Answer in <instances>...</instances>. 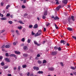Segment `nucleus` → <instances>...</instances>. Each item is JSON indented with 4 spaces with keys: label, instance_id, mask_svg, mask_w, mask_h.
I'll list each match as a JSON object with an SVG mask.
<instances>
[{
    "label": "nucleus",
    "instance_id": "obj_60",
    "mask_svg": "<svg viewBox=\"0 0 76 76\" xmlns=\"http://www.w3.org/2000/svg\"><path fill=\"white\" fill-rule=\"evenodd\" d=\"M25 28H24L23 29V32H25Z\"/></svg>",
    "mask_w": 76,
    "mask_h": 76
},
{
    "label": "nucleus",
    "instance_id": "obj_58",
    "mask_svg": "<svg viewBox=\"0 0 76 76\" xmlns=\"http://www.w3.org/2000/svg\"><path fill=\"white\" fill-rule=\"evenodd\" d=\"M18 30H16V32L17 34H18Z\"/></svg>",
    "mask_w": 76,
    "mask_h": 76
},
{
    "label": "nucleus",
    "instance_id": "obj_30",
    "mask_svg": "<svg viewBox=\"0 0 76 76\" xmlns=\"http://www.w3.org/2000/svg\"><path fill=\"white\" fill-rule=\"evenodd\" d=\"M21 41H22L23 42H25V38H23L21 39Z\"/></svg>",
    "mask_w": 76,
    "mask_h": 76
},
{
    "label": "nucleus",
    "instance_id": "obj_48",
    "mask_svg": "<svg viewBox=\"0 0 76 76\" xmlns=\"http://www.w3.org/2000/svg\"><path fill=\"white\" fill-rule=\"evenodd\" d=\"M37 57H40V55L39 54H38L37 55Z\"/></svg>",
    "mask_w": 76,
    "mask_h": 76
},
{
    "label": "nucleus",
    "instance_id": "obj_1",
    "mask_svg": "<svg viewBox=\"0 0 76 76\" xmlns=\"http://www.w3.org/2000/svg\"><path fill=\"white\" fill-rule=\"evenodd\" d=\"M42 34V31L41 30H39L38 32L35 34V37H38V36H39L41 35Z\"/></svg>",
    "mask_w": 76,
    "mask_h": 76
},
{
    "label": "nucleus",
    "instance_id": "obj_20",
    "mask_svg": "<svg viewBox=\"0 0 76 76\" xmlns=\"http://www.w3.org/2000/svg\"><path fill=\"white\" fill-rule=\"evenodd\" d=\"M37 63H38V64H41V63H42V61H41L39 60L37 61Z\"/></svg>",
    "mask_w": 76,
    "mask_h": 76
},
{
    "label": "nucleus",
    "instance_id": "obj_23",
    "mask_svg": "<svg viewBox=\"0 0 76 76\" xmlns=\"http://www.w3.org/2000/svg\"><path fill=\"white\" fill-rule=\"evenodd\" d=\"M47 62V61L45 60H44L43 61L42 63L43 64H44L45 63H46Z\"/></svg>",
    "mask_w": 76,
    "mask_h": 76
},
{
    "label": "nucleus",
    "instance_id": "obj_50",
    "mask_svg": "<svg viewBox=\"0 0 76 76\" xmlns=\"http://www.w3.org/2000/svg\"><path fill=\"white\" fill-rule=\"evenodd\" d=\"M56 4H59V3L58 2V1H56Z\"/></svg>",
    "mask_w": 76,
    "mask_h": 76
},
{
    "label": "nucleus",
    "instance_id": "obj_61",
    "mask_svg": "<svg viewBox=\"0 0 76 76\" xmlns=\"http://www.w3.org/2000/svg\"><path fill=\"white\" fill-rule=\"evenodd\" d=\"M30 76H34V74H31L30 75Z\"/></svg>",
    "mask_w": 76,
    "mask_h": 76
},
{
    "label": "nucleus",
    "instance_id": "obj_31",
    "mask_svg": "<svg viewBox=\"0 0 76 76\" xmlns=\"http://www.w3.org/2000/svg\"><path fill=\"white\" fill-rule=\"evenodd\" d=\"M22 26L18 27V28L19 29H22Z\"/></svg>",
    "mask_w": 76,
    "mask_h": 76
},
{
    "label": "nucleus",
    "instance_id": "obj_34",
    "mask_svg": "<svg viewBox=\"0 0 76 76\" xmlns=\"http://www.w3.org/2000/svg\"><path fill=\"white\" fill-rule=\"evenodd\" d=\"M1 64L2 66H4V63L3 62H2L1 63Z\"/></svg>",
    "mask_w": 76,
    "mask_h": 76
},
{
    "label": "nucleus",
    "instance_id": "obj_33",
    "mask_svg": "<svg viewBox=\"0 0 76 76\" xmlns=\"http://www.w3.org/2000/svg\"><path fill=\"white\" fill-rule=\"evenodd\" d=\"M5 48V45H2V47H1V48L2 49L4 48Z\"/></svg>",
    "mask_w": 76,
    "mask_h": 76
},
{
    "label": "nucleus",
    "instance_id": "obj_9",
    "mask_svg": "<svg viewBox=\"0 0 76 76\" xmlns=\"http://www.w3.org/2000/svg\"><path fill=\"white\" fill-rule=\"evenodd\" d=\"M23 49L24 50H28V48L27 46H25L23 47Z\"/></svg>",
    "mask_w": 76,
    "mask_h": 76
},
{
    "label": "nucleus",
    "instance_id": "obj_41",
    "mask_svg": "<svg viewBox=\"0 0 76 76\" xmlns=\"http://www.w3.org/2000/svg\"><path fill=\"white\" fill-rule=\"evenodd\" d=\"M19 22L20 23H21V24H24V23H23L22 21H20Z\"/></svg>",
    "mask_w": 76,
    "mask_h": 76
},
{
    "label": "nucleus",
    "instance_id": "obj_27",
    "mask_svg": "<svg viewBox=\"0 0 76 76\" xmlns=\"http://www.w3.org/2000/svg\"><path fill=\"white\" fill-rule=\"evenodd\" d=\"M42 18V19H46V17H45V16H44V15H43Z\"/></svg>",
    "mask_w": 76,
    "mask_h": 76
},
{
    "label": "nucleus",
    "instance_id": "obj_13",
    "mask_svg": "<svg viewBox=\"0 0 76 76\" xmlns=\"http://www.w3.org/2000/svg\"><path fill=\"white\" fill-rule=\"evenodd\" d=\"M68 1L67 0H64L63 1V3H64V4H66L67 3V2Z\"/></svg>",
    "mask_w": 76,
    "mask_h": 76
},
{
    "label": "nucleus",
    "instance_id": "obj_38",
    "mask_svg": "<svg viewBox=\"0 0 76 76\" xmlns=\"http://www.w3.org/2000/svg\"><path fill=\"white\" fill-rule=\"evenodd\" d=\"M10 15V14L9 13H7V14L6 16H7V17H9V16Z\"/></svg>",
    "mask_w": 76,
    "mask_h": 76
},
{
    "label": "nucleus",
    "instance_id": "obj_19",
    "mask_svg": "<svg viewBox=\"0 0 76 76\" xmlns=\"http://www.w3.org/2000/svg\"><path fill=\"white\" fill-rule=\"evenodd\" d=\"M23 56L24 57H28V55L27 54L24 53V54H23Z\"/></svg>",
    "mask_w": 76,
    "mask_h": 76
},
{
    "label": "nucleus",
    "instance_id": "obj_11",
    "mask_svg": "<svg viewBox=\"0 0 76 76\" xmlns=\"http://www.w3.org/2000/svg\"><path fill=\"white\" fill-rule=\"evenodd\" d=\"M61 7V6L59 5L56 8V9L57 10H58H58H60V9Z\"/></svg>",
    "mask_w": 76,
    "mask_h": 76
},
{
    "label": "nucleus",
    "instance_id": "obj_37",
    "mask_svg": "<svg viewBox=\"0 0 76 76\" xmlns=\"http://www.w3.org/2000/svg\"><path fill=\"white\" fill-rule=\"evenodd\" d=\"M5 31V30H3L1 31H0V32L1 33H3V32H4Z\"/></svg>",
    "mask_w": 76,
    "mask_h": 76
},
{
    "label": "nucleus",
    "instance_id": "obj_15",
    "mask_svg": "<svg viewBox=\"0 0 76 76\" xmlns=\"http://www.w3.org/2000/svg\"><path fill=\"white\" fill-rule=\"evenodd\" d=\"M67 30L69 31H72L73 30V29L70 27H68L67 28Z\"/></svg>",
    "mask_w": 76,
    "mask_h": 76
},
{
    "label": "nucleus",
    "instance_id": "obj_6",
    "mask_svg": "<svg viewBox=\"0 0 76 76\" xmlns=\"http://www.w3.org/2000/svg\"><path fill=\"white\" fill-rule=\"evenodd\" d=\"M57 54V52H53L52 53V56H56Z\"/></svg>",
    "mask_w": 76,
    "mask_h": 76
},
{
    "label": "nucleus",
    "instance_id": "obj_3",
    "mask_svg": "<svg viewBox=\"0 0 76 76\" xmlns=\"http://www.w3.org/2000/svg\"><path fill=\"white\" fill-rule=\"evenodd\" d=\"M48 69L50 71H54V68L53 67H49Z\"/></svg>",
    "mask_w": 76,
    "mask_h": 76
},
{
    "label": "nucleus",
    "instance_id": "obj_22",
    "mask_svg": "<svg viewBox=\"0 0 76 76\" xmlns=\"http://www.w3.org/2000/svg\"><path fill=\"white\" fill-rule=\"evenodd\" d=\"M8 22L9 23H10V25L12 24L13 23V22L12 21H8Z\"/></svg>",
    "mask_w": 76,
    "mask_h": 76
},
{
    "label": "nucleus",
    "instance_id": "obj_40",
    "mask_svg": "<svg viewBox=\"0 0 76 76\" xmlns=\"http://www.w3.org/2000/svg\"><path fill=\"white\" fill-rule=\"evenodd\" d=\"M29 27L30 28H32V27H33V26L32 25H31L29 26Z\"/></svg>",
    "mask_w": 76,
    "mask_h": 76
},
{
    "label": "nucleus",
    "instance_id": "obj_43",
    "mask_svg": "<svg viewBox=\"0 0 76 76\" xmlns=\"http://www.w3.org/2000/svg\"><path fill=\"white\" fill-rule=\"evenodd\" d=\"M72 37L73 39H75L76 40V37L75 36H72Z\"/></svg>",
    "mask_w": 76,
    "mask_h": 76
},
{
    "label": "nucleus",
    "instance_id": "obj_25",
    "mask_svg": "<svg viewBox=\"0 0 76 76\" xmlns=\"http://www.w3.org/2000/svg\"><path fill=\"white\" fill-rule=\"evenodd\" d=\"M26 67H27L26 65H23L22 66L23 68H25Z\"/></svg>",
    "mask_w": 76,
    "mask_h": 76
},
{
    "label": "nucleus",
    "instance_id": "obj_24",
    "mask_svg": "<svg viewBox=\"0 0 76 76\" xmlns=\"http://www.w3.org/2000/svg\"><path fill=\"white\" fill-rule=\"evenodd\" d=\"M31 39H28L27 40V42H28V43H30L31 42Z\"/></svg>",
    "mask_w": 76,
    "mask_h": 76
},
{
    "label": "nucleus",
    "instance_id": "obj_55",
    "mask_svg": "<svg viewBox=\"0 0 76 76\" xmlns=\"http://www.w3.org/2000/svg\"><path fill=\"white\" fill-rule=\"evenodd\" d=\"M3 58V56H0V60H1Z\"/></svg>",
    "mask_w": 76,
    "mask_h": 76
},
{
    "label": "nucleus",
    "instance_id": "obj_53",
    "mask_svg": "<svg viewBox=\"0 0 76 76\" xmlns=\"http://www.w3.org/2000/svg\"><path fill=\"white\" fill-rule=\"evenodd\" d=\"M23 2L24 3H26V0H24Z\"/></svg>",
    "mask_w": 76,
    "mask_h": 76
},
{
    "label": "nucleus",
    "instance_id": "obj_28",
    "mask_svg": "<svg viewBox=\"0 0 76 76\" xmlns=\"http://www.w3.org/2000/svg\"><path fill=\"white\" fill-rule=\"evenodd\" d=\"M71 69H72V70H75V68L73 66H71Z\"/></svg>",
    "mask_w": 76,
    "mask_h": 76
},
{
    "label": "nucleus",
    "instance_id": "obj_46",
    "mask_svg": "<svg viewBox=\"0 0 76 76\" xmlns=\"http://www.w3.org/2000/svg\"><path fill=\"white\" fill-rule=\"evenodd\" d=\"M54 50H57V49H58V48H57V47L55 46L54 48Z\"/></svg>",
    "mask_w": 76,
    "mask_h": 76
},
{
    "label": "nucleus",
    "instance_id": "obj_21",
    "mask_svg": "<svg viewBox=\"0 0 76 76\" xmlns=\"http://www.w3.org/2000/svg\"><path fill=\"white\" fill-rule=\"evenodd\" d=\"M38 73H39V74H42V73H43V71H39V72H38Z\"/></svg>",
    "mask_w": 76,
    "mask_h": 76
},
{
    "label": "nucleus",
    "instance_id": "obj_14",
    "mask_svg": "<svg viewBox=\"0 0 76 76\" xmlns=\"http://www.w3.org/2000/svg\"><path fill=\"white\" fill-rule=\"evenodd\" d=\"M9 56H10V57H16V55L13 54H11Z\"/></svg>",
    "mask_w": 76,
    "mask_h": 76
},
{
    "label": "nucleus",
    "instance_id": "obj_18",
    "mask_svg": "<svg viewBox=\"0 0 76 76\" xmlns=\"http://www.w3.org/2000/svg\"><path fill=\"white\" fill-rule=\"evenodd\" d=\"M15 54H20V52H18L16 51H15Z\"/></svg>",
    "mask_w": 76,
    "mask_h": 76
},
{
    "label": "nucleus",
    "instance_id": "obj_47",
    "mask_svg": "<svg viewBox=\"0 0 76 76\" xmlns=\"http://www.w3.org/2000/svg\"><path fill=\"white\" fill-rule=\"evenodd\" d=\"M18 70H20V66H18Z\"/></svg>",
    "mask_w": 76,
    "mask_h": 76
},
{
    "label": "nucleus",
    "instance_id": "obj_63",
    "mask_svg": "<svg viewBox=\"0 0 76 76\" xmlns=\"http://www.w3.org/2000/svg\"><path fill=\"white\" fill-rule=\"evenodd\" d=\"M74 74V75H75V76H76V72H73Z\"/></svg>",
    "mask_w": 76,
    "mask_h": 76
},
{
    "label": "nucleus",
    "instance_id": "obj_54",
    "mask_svg": "<svg viewBox=\"0 0 76 76\" xmlns=\"http://www.w3.org/2000/svg\"><path fill=\"white\" fill-rule=\"evenodd\" d=\"M28 15V14L27 13H25L24 15V16H27Z\"/></svg>",
    "mask_w": 76,
    "mask_h": 76
},
{
    "label": "nucleus",
    "instance_id": "obj_51",
    "mask_svg": "<svg viewBox=\"0 0 76 76\" xmlns=\"http://www.w3.org/2000/svg\"><path fill=\"white\" fill-rule=\"evenodd\" d=\"M46 31V28H44V30L43 31L44 32H45V31Z\"/></svg>",
    "mask_w": 76,
    "mask_h": 76
},
{
    "label": "nucleus",
    "instance_id": "obj_2",
    "mask_svg": "<svg viewBox=\"0 0 76 76\" xmlns=\"http://www.w3.org/2000/svg\"><path fill=\"white\" fill-rule=\"evenodd\" d=\"M71 17V20L73 21V22H74L75 20H76V19H75V17L74 16L72 15Z\"/></svg>",
    "mask_w": 76,
    "mask_h": 76
},
{
    "label": "nucleus",
    "instance_id": "obj_12",
    "mask_svg": "<svg viewBox=\"0 0 76 76\" xmlns=\"http://www.w3.org/2000/svg\"><path fill=\"white\" fill-rule=\"evenodd\" d=\"M38 24H36L34 26L33 28H34V29H36V28H38Z\"/></svg>",
    "mask_w": 76,
    "mask_h": 76
},
{
    "label": "nucleus",
    "instance_id": "obj_5",
    "mask_svg": "<svg viewBox=\"0 0 76 76\" xmlns=\"http://www.w3.org/2000/svg\"><path fill=\"white\" fill-rule=\"evenodd\" d=\"M33 69L37 71L39 70V68L38 66H34L33 67Z\"/></svg>",
    "mask_w": 76,
    "mask_h": 76
},
{
    "label": "nucleus",
    "instance_id": "obj_52",
    "mask_svg": "<svg viewBox=\"0 0 76 76\" xmlns=\"http://www.w3.org/2000/svg\"><path fill=\"white\" fill-rule=\"evenodd\" d=\"M31 33H32V35H34L35 34V33H34V32L32 31Z\"/></svg>",
    "mask_w": 76,
    "mask_h": 76
},
{
    "label": "nucleus",
    "instance_id": "obj_57",
    "mask_svg": "<svg viewBox=\"0 0 76 76\" xmlns=\"http://www.w3.org/2000/svg\"><path fill=\"white\" fill-rule=\"evenodd\" d=\"M50 25V23H48V24H47L46 25V26H49V25Z\"/></svg>",
    "mask_w": 76,
    "mask_h": 76
},
{
    "label": "nucleus",
    "instance_id": "obj_4",
    "mask_svg": "<svg viewBox=\"0 0 76 76\" xmlns=\"http://www.w3.org/2000/svg\"><path fill=\"white\" fill-rule=\"evenodd\" d=\"M47 10H45L44 11V15L45 16H47L48 15V13H47Z\"/></svg>",
    "mask_w": 76,
    "mask_h": 76
},
{
    "label": "nucleus",
    "instance_id": "obj_29",
    "mask_svg": "<svg viewBox=\"0 0 76 76\" xmlns=\"http://www.w3.org/2000/svg\"><path fill=\"white\" fill-rule=\"evenodd\" d=\"M5 47L6 48H9V47H10V46L9 45H6L5 46Z\"/></svg>",
    "mask_w": 76,
    "mask_h": 76
},
{
    "label": "nucleus",
    "instance_id": "obj_36",
    "mask_svg": "<svg viewBox=\"0 0 76 76\" xmlns=\"http://www.w3.org/2000/svg\"><path fill=\"white\" fill-rule=\"evenodd\" d=\"M22 9H25V8H26V7H25V5H23L22 6Z\"/></svg>",
    "mask_w": 76,
    "mask_h": 76
},
{
    "label": "nucleus",
    "instance_id": "obj_26",
    "mask_svg": "<svg viewBox=\"0 0 76 76\" xmlns=\"http://www.w3.org/2000/svg\"><path fill=\"white\" fill-rule=\"evenodd\" d=\"M10 7V5H7L6 7V9H8V8H9V7Z\"/></svg>",
    "mask_w": 76,
    "mask_h": 76
},
{
    "label": "nucleus",
    "instance_id": "obj_32",
    "mask_svg": "<svg viewBox=\"0 0 76 76\" xmlns=\"http://www.w3.org/2000/svg\"><path fill=\"white\" fill-rule=\"evenodd\" d=\"M68 22H69L70 23V20H72L71 19V18H68Z\"/></svg>",
    "mask_w": 76,
    "mask_h": 76
},
{
    "label": "nucleus",
    "instance_id": "obj_16",
    "mask_svg": "<svg viewBox=\"0 0 76 76\" xmlns=\"http://www.w3.org/2000/svg\"><path fill=\"white\" fill-rule=\"evenodd\" d=\"M54 19L55 20H59V18L57 16H56L54 18Z\"/></svg>",
    "mask_w": 76,
    "mask_h": 76
},
{
    "label": "nucleus",
    "instance_id": "obj_35",
    "mask_svg": "<svg viewBox=\"0 0 76 76\" xmlns=\"http://www.w3.org/2000/svg\"><path fill=\"white\" fill-rule=\"evenodd\" d=\"M5 56L6 57H9V53H6L5 54Z\"/></svg>",
    "mask_w": 76,
    "mask_h": 76
},
{
    "label": "nucleus",
    "instance_id": "obj_44",
    "mask_svg": "<svg viewBox=\"0 0 76 76\" xmlns=\"http://www.w3.org/2000/svg\"><path fill=\"white\" fill-rule=\"evenodd\" d=\"M58 51H61V48L59 47L58 48Z\"/></svg>",
    "mask_w": 76,
    "mask_h": 76
},
{
    "label": "nucleus",
    "instance_id": "obj_59",
    "mask_svg": "<svg viewBox=\"0 0 76 76\" xmlns=\"http://www.w3.org/2000/svg\"><path fill=\"white\" fill-rule=\"evenodd\" d=\"M7 76H12V75L11 74H8L7 75Z\"/></svg>",
    "mask_w": 76,
    "mask_h": 76
},
{
    "label": "nucleus",
    "instance_id": "obj_49",
    "mask_svg": "<svg viewBox=\"0 0 76 76\" xmlns=\"http://www.w3.org/2000/svg\"><path fill=\"white\" fill-rule=\"evenodd\" d=\"M60 63L61 64V66H64V64H63V62H61Z\"/></svg>",
    "mask_w": 76,
    "mask_h": 76
},
{
    "label": "nucleus",
    "instance_id": "obj_45",
    "mask_svg": "<svg viewBox=\"0 0 76 76\" xmlns=\"http://www.w3.org/2000/svg\"><path fill=\"white\" fill-rule=\"evenodd\" d=\"M29 75H30V73H29V72H28L27 74V75L28 76H29Z\"/></svg>",
    "mask_w": 76,
    "mask_h": 76
},
{
    "label": "nucleus",
    "instance_id": "obj_39",
    "mask_svg": "<svg viewBox=\"0 0 76 76\" xmlns=\"http://www.w3.org/2000/svg\"><path fill=\"white\" fill-rule=\"evenodd\" d=\"M55 26L56 29H58V27L57 26V25H56V24H55Z\"/></svg>",
    "mask_w": 76,
    "mask_h": 76
},
{
    "label": "nucleus",
    "instance_id": "obj_64",
    "mask_svg": "<svg viewBox=\"0 0 76 76\" xmlns=\"http://www.w3.org/2000/svg\"><path fill=\"white\" fill-rule=\"evenodd\" d=\"M16 68H17L16 67H14V70H16Z\"/></svg>",
    "mask_w": 76,
    "mask_h": 76
},
{
    "label": "nucleus",
    "instance_id": "obj_7",
    "mask_svg": "<svg viewBox=\"0 0 76 76\" xmlns=\"http://www.w3.org/2000/svg\"><path fill=\"white\" fill-rule=\"evenodd\" d=\"M60 42H61V44H63H63L64 45H65V44H66V41H65L64 40H61Z\"/></svg>",
    "mask_w": 76,
    "mask_h": 76
},
{
    "label": "nucleus",
    "instance_id": "obj_42",
    "mask_svg": "<svg viewBox=\"0 0 76 76\" xmlns=\"http://www.w3.org/2000/svg\"><path fill=\"white\" fill-rule=\"evenodd\" d=\"M9 67V66H4V69H7Z\"/></svg>",
    "mask_w": 76,
    "mask_h": 76
},
{
    "label": "nucleus",
    "instance_id": "obj_10",
    "mask_svg": "<svg viewBox=\"0 0 76 76\" xmlns=\"http://www.w3.org/2000/svg\"><path fill=\"white\" fill-rule=\"evenodd\" d=\"M5 60L7 61V62H10V61L7 58H5Z\"/></svg>",
    "mask_w": 76,
    "mask_h": 76
},
{
    "label": "nucleus",
    "instance_id": "obj_8",
    "mask_svg": "<svg viewBox=\"0 0 76 76\" xmlns=\"http://www.w3.org/2000/svg\"><path fill=\"white\" fill-rule=\"evenodd\" d=\"M34 44L37 45H38V46H39V45H40V44H38V42H37L36 41H34Z\"/></svg>",
    "mask_w": 76,
    "mask_h": 76
},
{
    "label": "nucleus",
    "instance_id": "obj_56",
    "mask_svg": "<svg viewBox=\"0 0 76 76\" xmlns=\"http://www.w3.org/2000/svg\"><path fill=\"white\" fill-rule=\"evenodd\" d=\"M13 44L14 45H16V43L15 42L13 43Z\"/></svg>",
    "mask_w": 76,
    "mask_h": 76
},
{
    "label": "nucleus",
    "instance_id": "obj_17",
    "mask_svg": "<svg viewBox=\"0 0 76 76\" xmlns=\"http://www.w3.org/2000/svg\"><path fill=\"white\" fill-rule=\"evenodd\" d=\"M1 19L2 20H7V18L5 17H4L3 18H1Z\"/></svg>",
    "mask_w": 76,
    "mask_h": 76
},
{
    "label": "nucleus",
    "instance_id": "obj_62",
    "mask_svg": "<svg viewBox=\"0 0 76 76\" xmlns=\"http://www.w3.org/2000/svg\"><path fill=\"white\" fill-rule=\"evenodd\" d=\"M66 45L67 46H69L70 45H69V44L68 43L66 44Z\"/></svg>",
    "mask_w": 76,
    "mask_h": 76
}]
</instances>
